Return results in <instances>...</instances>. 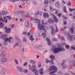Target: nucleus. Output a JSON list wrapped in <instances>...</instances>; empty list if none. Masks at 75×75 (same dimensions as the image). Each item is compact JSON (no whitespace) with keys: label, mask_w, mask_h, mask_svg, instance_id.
Masks as SVG:
<instances>
[{"label":"nucleus","mask_w":75,"mask_h":75,"mask_svg":"<svg viewBox=\"0 0 75 75\" xmlns=\"http://www.w3.org/2000/svg\"><path fill=\"white\" fill-rule=\"evenodd\" d=\"M44 3L45 4H47L48 3V0H45V1L44 2Z\"/></svg>","instance_id":"c03bdc74"},{"label":"nucleus","mask_w":75,"mask_h":75,"mask_svg":"<svg viewBox=\"0 0 75 75\" xmlns=\"http://www.w3.org/2000/svg\"><path fill=\"white\" fill-rule=\"evenodd\" d=\"M8 13V12L7 11H3L1 12L0 13V15H6Z\"/></svg>","instance_id":"6e6552de"},{"label":"nucleus","mask_w":75,"mask_h":75,"mask_svg":"<svg viewBox=\"0 0 75 75\" xmlns=\"http://www.w3.org/2000/svg\"><path fill=\"white\" fill-rule=\"evenodd\" d=\"M14 61L16 64V65H18L19 64V63L18 62V60H17V59H14Z\"/></svg>","instance_id":"cd10ccee"},{"label":"nucleus","mask_w":75,"mask_h":75,"mask_svg":"<svg viewBox=\"0 0 75 75\" xmlns=\"http://www.w3.org/2000/svg\"><path fill=\"white\" fill-rule=\"evenodd\" d=\"M75 35H70L69 36V37L68 39L70 41H71L72 40L73 38H72V37H74V36H75V34H74Z\"/></svg>","instance_id":"5701e85b"},{"label":"nucleus","mask_w":75,"mask_h":75,"mask_svg":"<svg viewBox=\"0 0 75 75\" xmlns=\"http://www.w3.org/2000/svg\"><path fill=\"white\" fill-rule=\"evenodd\" d=\"M71 62L72 63L74 67H75V60H73L71 61Z\"/></svg>","instance_id":"4c0bfd02"},{"label":"nucleus","mask_w":75,"mask_h":75,"mask_svg":"<svg viewBox=\"0 0 75 75\" xmlns=\"http://www.w3.org/2000/svg\"><path fill=\"white\" fill-rule=\"evenodd\" d=\"M4 27V24L3 23L0 22V28H3Z\"/></svg>","instance_id":"c85d7f7f"},{"label":"nucleus","mask_w":75,"mask_h":75,"mask_svg":"<svg viewBox=\"0 0 75 75\" xmlns=\"http://www.w3.org/2000/svg\"><path fill=\"white\" fill-rule=\"evenodd\" d=\"M16 68L19 71H20L21 72H23L24 71L23 69L21 68V67H17Z\"/></svg>","instance_id":"2eb2a0df"},{"label":"nucleus","mask_w":75,"mask_h":75,"mask_svg":"<svg viewBox=\"0 0 75 75\" xmlns=\"http://www.w3.org/2000/svg\"><path fill=\"white\" fill-rule=\"evenodd\" d=\"M28 71V70L27 69H25L23 71V72H24V73H25V74L27 73Z\"/></svg>","instance_id":"a18cd8bd"},{"label":"nucleus","mask_w":75,"mask_h":75,"mask_svg":"<svg viewBox=\"0 0 75 75\" xmlns=\"http://www.w3.org/2000/svg\"><path fill=\"white\" fill-rule=\"evenodd\" d=\"M65 62V60H63V62H62L61 64L63 68H67V66L65 65V64H64V62Z\"/></svg>","instance_id":"f8f14e48"},{"label":"nucleus","mask_w":75,"mask_h":75,"mask_svg":"<svg viewBox=\"0 0 75 75\" xmlns=\"http://www.w3.org/2000/svg\"><path fill=\"white\" fill-rule=\"evenodd\" d=\"M63 18L64 19H67V18L64 16H63Z\"/></svg>","instance_id":"774afa93"},{"label":"nucleus","mask_w":75,"mask_h":75,"mask_svg":"<svg viewBox=\"0 0 75 75\" xmlns=\"http://www.w3.org/2000/svg\"><path fill=\"white\" fill-rule=\"evenodd\" d=\"M29 27V28H32L33 27V24L31 23Z\"/></svg>","instance_id":"13d9d810"},{"label":"nucleus","mask_w":75,"mask_h":75,"mask_svg":"<svg viewBox=\"0 0 75 75\" xmlns=\"http://www.w3.org/2000/svg\"><path fill=\"white\" fill-rule=\"evenodd\" d=\"M71 48L72 49V50H73L75 51V47H74V46H72L71 47Z\"/></svg>","instance_id":"603ef678"},{"label":"nucleus","mask_w":75,"mask_h":75,"mask_svg":"<svg viewBox=\"0 0 75 75\" xmlns=\"http://www.w3.org/2000/svg\"><path fill=\"white\" fill-rule=\"evenodd\" d=\"M30 63L33 64H35V62L33 60H30Z\"/></svg>","instance_id":"e433bc0d"},{"label":"nucleus","mask_w":75,"mask_h":75,"mask_svg":"<svg viewBox=\"0 0 75 75\" xmlns=\"http://www.w3.org/2000/svg\"><path fill=\"white\" fill-rule=\"evenodd\" d=\"M69 10L70 11H75V8L71 9V8H70L69 9Z\"/></svg>","instance_id":"79ce46f5"},{"label":"nucleus","mask_w":75,"mask_h":75,"mask_svg":"<svg viewBox=\"0 0 75 75\" xmlns=\"http://www.w3.org/2000/svg\"><path fill=\"white\" fill-rule=\"evenodd\" d=\"M50 58L52 60H53V59H55V57H54V56L53 55H50Z\"/></svg>","instance_id":"c756f323"},{"label":"nucleus","mask_w":75,"mask_h":75,"mask_svg":"<svg viewBox=\"0 0 75 75\" xmlns=\"http://www.w3.org/2000/svg\"><path fill=\"white\" fill-rule=\"evenodd\" d=\"M29 16V14L27 13V14H25L23 15V16L24 18H28V17Z\"/></svg>","instance_id":"b1692460"},{"label":"nucleus","mask_w":75,"mask_h":75,"mask_svg":"<svg viewBox=\"0 0 75 75\" xmlns=\"http://www.w3.org/2000/svg\"><path fill=\"white\" fill-rule=\"evenodd\" d=\"M23 34H24L25 35H26L27 34V32H24L23 33Z\"/></svg>","instance_id":"bf43d9fd"},{"label":"nucleus","mask_w":75,"mask_h":75,"mask_svg":"<svg viewBox=\"0 0 75 75\" xmlns=\"http://www.w3.org/2000/svg\"><path fill=\"white\" fill-rule=\"evenodd\" d=\"M1 74H5V73L3 71V70H2L1 71Z\"/></svg>","instance_id":"6e6d98bb"},{"label":"nucleus","mask_w":75,"mask_h":75,"mask_svg":"<svg viewBox=\"0 0 75 75\" xmlns=\"http://www.w3.org/2000/svg\"><path fill=\"white\" fill-rule=\"evenodd\" d=\"M64 25H66V24L67 23V21H64Z\"/></svg>","instance_id":"0e129e2a"},{"label":"nucleus","mask_w":75,"mask_h":75,"mask_svg":"<svg viewBox=\"0 0 75 75\" xmlns=\"http://www.w3.org/2000/svg\"><path fill=\"white\" fill-rule=\"evenodd\" d=\"M50 10L51 11H54V10H56V9H53L52 8V7H50Z\"/></svg>","instance_id":"58836bf2"},{"label":"nucleus","mask_w":75,"mask_h":75,"mask_svg":"<svg viewBox=\"0 0 75 75\" xmlns=\"http://www.w3.org/2000/svg\"><path fill=\"white\" fill-rule=\"evenodd\" d=\"M8 18H9V20H11V19H12V18L10 17V16L9 15L7 16Z\"/></svg>","instance_id":"ea45409f"},{"label":"nucleus","mask_w":75,"mask_h":75,"mask_svg":"<svg viewBox=\"0 0 75 75\" xmlns=\"http://www.w3.org/2000/svg\"><path fill=\"white\" fill-rule=\"evenodd\" d=\"M47 50H45V51L43 52V54H45L47 53Z\"/></svg>","instance_id":"e2e57ef3"},{"label":"nucleus","mask_w":75,"mask_h":75,"mask_svg":"<svg viewBox=\"0 0 75 75\" xmlns=\"http://www.w3.org/2000/svg\"><path fill=\"white\" fill-rule=\"evenodd\" d=\"M30 3V0H28L27 1V4H29V3Z\"/></svg>","instance_id":"69168bd1"},{"label":"nucleus","mask_w":75,"mask_h":75,"mask_svg":"<svg viewBox=\"0 0 75 75\" xmlns=\"http://www.w3.org/2000/svg\"><path fill=\"white\" fill-rule=\"evenodd\" d=\"M53 41H57V39H56V38H53Z\"/></svg>","instance_id":"052dcab7"},{"label":"nucleus","mask_w":75,"mask_h":75,"mask_svg":"<svg viewBox=\"0 0 75 75\" xmlns=\"http://www.w3.org/2000/svg\"><path fill=\"white\" fill-rule=\"evenodd\" d=\"M0 56L1 57H4L5 54H4V52L3 51H1L0 53Z\"/></svg>","instance_id":"4be33fe9"},{"label":"nucleus","mask_w":75,"mask_h":75,"mask_svg":"<svg viewBox=\"0 0 75 75\" xmlns=\"http://www.w3.org/2000/svg\"><path fill=\"white\" fill-rule=\"evenodd\" d=\"M70 31L71 33H74V25H72V27L70 28Z\"/></svg>","instance_id":"ddd939ff"},{"label":"nucleus","mask_w":75,"mask_h":75,"mask_svg":"<svg viewBox=\"0 0 75 75\" xmlns=\"http://www.w3.org/2000/svg\"><path fill=\"white\" fill-rule=\"evenodd\" d=\"M60 38L63 41H65V38H64L62 36H60Z\"/></svg>","instance_id":"f704fd0d"},{"label":"nucleus","mask_w":75,"mask_h":75,"mask_svg":"<svg viewBox=\"0 0 75 75\" xmlns=\"http://www.w3.org/2000/svg\"><path fill=\"white\" fill-rule=\"evenodd\" d=\"M63 8H64V12L66 13H68V12L67 11V9L66 8V7L64 6L63 7Z\"/></svg>","instance_id":"2f4dec72"},{"label":"nucleus","mask_w":75,"mask_h":75,"mask_svg":"<svg viewBox=\"0 0 75 75\" xmlns=\"http://www.w3.org/2000/svg\"><path fill=\"white\" fill-rule=\"evenodd\" d=\"M15 38L16 40L17 41H21L18 38V36L17 35L15 36Z\"/></svg>","instance_id":"a878e982"},{"label":"nucleus","mask_w":75,"mask_h":75,"mask_svg":"<svg viewBox=\"0 0 75 75\" xmlns=\"http://www.w3.org/2000/svg\"><path fill=\"white\" fill-rule=\"evenodd\" d=\"M57 48L54 47L52 49L54 53L57 54L58 53V52H60V51H65V49L63 47H62L61 45L59 44H57Z\"/></svg>","instance_id":"f257e3e1"},{"label":"nucleus","mask_w":75,"mask_h":75,"mask_svg":"<svg viewBox=\"0 0 75 75\" xmlns=\"http://www.w3.org/2000/svg\"><path fill=\"white\" fill-rule=\"evenodd\" d=\"M27 41V40H26V38H23V42H26Z\"/></svg>","instance_id":"8fccbe9b"},{"label":"nucleus","mask_w":75,"mask_h":75,"mask_svg":"<svg viewBox=\"0 0 75 75\" xmlns=\"http://www.w3.org/2000/svg\"><path fill=\"white\" fill-rule=\"evenodd\" d=\"M50 15L48 13H44L43 14L44 17H45V18H48L49 17Z\"/></svg>","instance_id":"f3484780"},{"label":"nucleus","mask_w":75,"mask_h":75,"mask_svg":"<svg viewBox=\"0 0 75 75\" xmlns=\"http://www.w3.org/2000/svg\"><path fill=\"white\" fill-rule=\"evenodd\" d=\"M1 61L2 63L6 62L7 61V59L5 57L1 59Z\"/></svg>","instance_id":"423d86ee"},{"label":"nucleus","mask_w":75,"mask_h":75,"mask_svg":"<svg viewBox=\"0 0 75 75\" xmlns=\"http://www.w3.org/2000/svg\"><path fill=\"white\" fill-rule=\"evenodd\" d=\"M44 20H42V23L41 25H46L47 24V23H44Z\"/></svg>","instance_id":"7c9ffc66"},{"label":"nucleus","mask_w":75,"mask_h":75,"mask_svg":"<svg viewBox=\"0 0 75 75\" xmlns=\"http://www.w3.org/2000/svg\"><path fill=\"white\" fill-rule=\"evenodd\" d=\"M50 61H49L47 60V59H46V62L48 64L49 62H50Z\"/></svg>","instance_id":"864d4df0"},{"label":"nucleus","mask_w":75,"mask_h":75,"mask_svg":"<svg viewBox=\"0 0 75 75\" xmlns=\"http://www.w3.org/2000/svg\"><path fill=\"white\" fill-rule=\"evenodd\" d=\"M44 71V69L42 68H41L39 70V74L41 75H42V74H44V72H43Z\"/></svg>","instance_id":"a211bd4d"},{"label":"nucleus","mask_w":75,"mask_h":75,"mask_svg":"<svg viewBox=\"0 0 75 75\" xmlns=\"http://www.w3.org/2000/svg\"><path fill=\"white\" fill-rule=\"evenodd\" d=\"M38 67H41V63L40 62H39L38 65Z\"/></svg>","instance_id":"de8ad7c7"},{"label":"nucleus","mask_w":75,"mask_h":75,"mask_svg":"<svg viewBox=\"0 0 75 75\" xmlns=\"http://www.w3.org/2000/svg\"><path fill=\"white\" fill-rule=\"evenodd\" d=\"M68 6H71V3L70 2H69L68 3Z\"/></svg>","instance_id":"680f3d73"},{"label":"nucleus","mask_w":75,"mask_h":75,"mask_svg":"<svg viewBox=\"0 0 75 75\" xmlns=\"http://www.w3.org/2000/svg\"><path fill=\"white\" fill-rule=\"evenodd\" d=\"M54 69V71L50 72V74H52L54 73H56V72H57V67L55 66H51L50 67V68L48 69V71H51Z\"/></svg>","instance_id":"f03ea898"},{"label":"nucleus","mask_w":75,"mask_h":75,"mask_svg":"<svg viewBox=\"0 0 75 75\" xmlns=\"http://www.w3.org/2000/svg\"><path fill=\"white\" fill-rule=\"evenodd\" d=\"M13 38L12 37H9V38H8V41L10 43V42H11V40Z\"/></svg>","instance_id":"c9c22d12"},{"label":"nucleus","mask_w":75,"mask_h":75,"mask_svg":"<svg viewBox=\"0 0 75 75\" xmlns=\"http://www.w3.org/2000/svg\"><path fill=\"white\" fill-rule=\"evenodd\" d=\"M47 22L50 24L52 23H54V20L52 18H50L47 21Z\"/></svg>","instance_id":"aec40b11"},{"label":"nucleus","mask_w":75,"mask_h":75,"mask_svg":"<svg viewBox=\"0 0 75 75\" xmlns=\"http://www.w3.org/2000/svg\"><path fill=\"white\" fill-rule=\"evenodd\" d=\"M8 38H5L4 39V41L5 42L4 43V44H5L6 45H7V42H8Z\"/></svg>","instance_id":"dca6fc26"},{"label":"nucleus","mask_w":75,"mask_h":75,"mask_svg":"<svg viewBox=\"0 0 75 75\" xmlns=\"http://www.w3.org/2000/svg\"><path fill=\"white\" fill-rule=\"evenodd\" d=\"M56 6H59V2H56L55 3Z\"/></svg>","instance_id":"72a5a7b5"},{"label":"nucleus","mask_w":75,"mask_h":75,"mask_svg":"<svg viewBox=\"0 0 75 75\" xmlns=\"http://www.w3.org/2000/svg\"><path fill=\"white\" fill-rule=\"evenodd\" d=\"M27 64V63L25 62L23 64V66H26Z\"/></svg>","instance_id":"338daca9"},{"label":"nucleus","mask_w":75,"mask_h":75,"mask_svg":"<svg viewBox=\"0 0 75 75\" xmlns=\"http://www.w3.org/2000/svg\"><path fill=\"white\" fill-rule=\"evenodd\" d=\"M20 42H21V41H17L16 43L15 44V45L13 46V47L15 48L17 46H18L20 48V51L21 52V53H23V52H24V46L21 45L20 46H19V45L20 44Z\"/></svg>","instance_id":"7ed1b4c3"},{"label":"nucleus","mask_w":75,"mask_h":75,"mask_svg":"<svg viewBox=\"0 0 75 75\" xmlns=\"http://www.w3.org/2000/svg\"><path fill=\"white\" fill-rule=\"evenodd\" d=\"M38 14L39 16H41L42 15V12H38Z\"/></svg>","instance_id":"5fc2aeb1"},{"label":"nucleus","mask_w":75,"mask_h":75,"mask_svg":"<svg viewBox=\"0 0 75 75\" xmlns=\"http://www.w3.org/2000/svg\"><path fill=\"white\" fill-rule=\"evenodd\" d=\"M12 28H7V29L5 30V32L6 33H11V31Z\"/></svg>","instance_id":"1a4fd4ad"},{"label":"nucleus","mask_w":75,"mask_h":75,"mask_svg":"<svg viewBox=\"0 0 75 75\" xmlns=\"http://www.w3.org/2000/svg\"><path fill=\"white\" fill-rule=\"evenodd\" d=\"M0 20L1 22H3V21H4L3 18L1 16H0Z\"/></svg>","instance_id":"37998d69"},{"label":"nucleus","mask_w":75,"mask_h":75,"mask_svg":"<svg viewBox=\"0 0 75 75\" xmlns=\"http://www.w3.org/2000/svg\"><path fill=\"white\" fill-rule=\"evenodd\" d=\"M69 72H71V74H72L73 75H75V73H72V69H70L69 70Z\"/></svg>","instance_id":"a19ab883"},{"label":"nucleus","mask_w":75,"mask_h":75,"mask_svg":"<svg viewBox=\"0 0 75 75\" xmlns=\"http://www.w3.org/2000/svg\"><path fill=\"white\" fill-rule=\"evenodd\" d=\"M46 40L47 41L48 44L49 45H51V42L50 41V39L49 38H46Z\"/></svg>","instance_id":"4468645a"},{"label":"nucleus","mask_w":75,"mask_h":75,"mask_svg":"<svg viewBox=\"0 0 75 75\" xmlns=\"http://www.w3.org/2000/svg\"><path fill=\"white\" fill-rule=\"evenodd\" d=\"M30 39L31 41H33L34 40V38H33V35H30Z\"/></svg>","instance_id":"bb28decb"},{"label":"nucleus","mask_w":75,"mask_h":75,"mask_svg":"<svg viewBox=\"0 0 75 75\" xmlns=\"http://www.w3.org/2000/svg\"><path fill=\"white\" fill-rule=\"evenodd\" d=\"M55 26L56 27V32H58V28H57V25H55Z\"/></svg>","instance_id":"3c124183"},{"label":"nucleus","mask_w":75,"mask_h":75,"mask_svg":"<svg viewBox=\"0 0 75 75\" xmlns=\"http://www.w3.org/2000/svg\"><path fill=\"white\" fill-rule=\"evenodd\" d=\"M24 25L26 27H28L29 26V23L28 22L26 21L25 22Z\"/></svg>","instance_id":"393cba45"},{"label":"nucleus","mask_w":75,"mask_h":75,"mask_svg":"<svg viewBox=\"0 0 75 75\" xmlns=\"http://www.w3.org/2000/svg\"><path fill=\"white\" fill-rule=\"evenodd\" d=\"M65 47L67 49H68V48H69V45H65Z\"/></svg>","instance_id":"49530a36"},{"label":"nucleus","mask_w":75,"mask_h":75,"mask_svg":"<svg viewBox=\"0 0 75 75\" xmlns=\"http://www.w3.org/2000/svg\"><path fill=\"white\" fill-rule=\"evenodd\" d=\"M1 38H6V35H5L4 34L1 37Z\"/></svg>","instance_id":"09e8293b"},{"label":"nucleus","mask_w":75,"mask_h":75,"mask_svg":"<svg viewBox=\"0 0 75 75\" xmlns=\"http://www.w3.org/2000/svg\"><path fill=\"white\" fill-rule=\"evenodd\" d=\"M25 12L24 11H16V14H25Z\"/></svg>","instance_id":"9d476101"},{"label":"nucleus","mask_w":75,"mask_h":75,"mask_svg":"<svg viewBox=\"0 0 75 75\" xmlns=\"http://www.w3.org/2000/svg\"><path fill=\"white\" fill-rule=\"evenodd\" d=\"M51 30L52 31L51 33L52 35H54L55 33H54V28H53V27L51 26Z\"/></svg>","instance_id":"412c9836"},{"label":"nucleus","mask_w":75,"mask_h":75,"mask_svg":"<svg viewBox=\"0 0 75 75\" xmlns=\"http://www.w3.org/2000/svg\"><path fill=\"white\" fill-rule=\"evenodd\" d=\"M35 23H38L39 24H40V23H41V21L40 20L38 19L37 18H35L34 20Z\"/></svg>","instance_id":"9b49d317"},{"label":"nucleus","mask_w":75,"mask_h":75,"mask_svg":"<svg viewBox=\"0 0 75 75\" xmlns=\"http://www.w3.org/2000/svg\"><path fill=\"white\" fill-rule=\"evenodd\" d=\"M29 69L31 71H32V72H35L36 75H38V71L37 70V69H35L36 67V66L35 64L32 65V66H31V65H29Z\"/></svg>","instance_id":"20e7f679"},{"label":"nucleus","mask_w":75,"mask_h":75,"mask_svg":"<svg viewBox=\"0 0 75 75\" xmlns=\"http://www.w3.org/2000/svg\"><path fill=\"white\" fill-rule=\"evenodd\" d=\"M38 27L39 30H41L42 29H43V30L45 32L46 31V30L49 29L48 27L44 25H41L40 24L38 25Z\"/></svg>","instance_id":"39448f33"},{"label":"nucleus","mask_w":75,"mask_h":75,"mask_svg":"<svg viewBox=\"0 0 75 75\" xmlns=\"http://www.w3.org/2000/svg\"><path fill=\"white\" fill-rule=\"evenodd\" d=\"M42 34L44 38H45V37H46V36H47V35H46L45 33H42Z\"/></svg>","instance_id":"473e14b6"},{"label":"nucleus","mask_w":75,"mask_h":75,"mask_svg":"<svg viewBox=\"0 0 75 75\" xmlns=\"http://www.w3.org/2000/svg\"><path fill=\"white\" fill-rule=\"evenodd\" d=\"M50 64H54L53 61H50Z\"/></svg>","instance_id":"4d7b16f0"},{"label":"nucleus","mask_w":75,"mask_h":75,"mask_svg":"<svg viewBox=\"0 0 75 75\" xmlns=\"http://www.w3.org/2000/svg\"><path fill=\"white\" fill-rule=\"evenodd\" d=\"M51 16H52V17H53L55 22V23H57L58 21V19L57 18V17L54 16V14L51 13Z\"/></svg>","instance_id":"0eeeda50"},{"label":"nucleus","mask_w":75,"mask_h":75,"mask_svg":"<svg viewBox=\"0 0 75 75\" xmlns=\"http://www.w3.org/2000/svg\"><path fill=\"white\" fill-rule=\"evenodd\" d=\"M7 16H6L3 17L4 21L3 22H5L6 23H7Z\"/></svg>","instance_id":"6ab92c4d"}]
</instances>
